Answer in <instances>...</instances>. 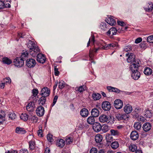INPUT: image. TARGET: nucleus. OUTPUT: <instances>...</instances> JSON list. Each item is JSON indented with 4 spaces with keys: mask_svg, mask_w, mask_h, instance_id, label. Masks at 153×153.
<instances>
[{
    "mask_svg": "<svg viewBox=\"0 0 153 153\" xmlns=\"http://www.w3.org/2000/svg\"><path fill=\"white\" fill-rule=\"evenodd\" d=\"M15 132L16 133L22 134H25L26 131L24 128L17 127L16 129Z\"/></svg>",
    "mask_w": 153,
    "mask_h": 153,
    "instance_id": "nucleus-22",
    "label": "nucleus"
},
{
    "mask_svg": "<svg viewBox=\"0 0 153 153\" xmlns=\"http://www.w3.org/2000/svg\"><path fill=\"white\" fill-rule=\"evenodd\" d=\"M106 139L107 142L111 143L113 141V137L111 134H107L106 135Z\"/></svg>",
    "mask_w": 153,
    "mask_h": 153,
    "instance_id": "nucleus-36",
    "label": "nucleus"
},
{
    "mask_svg": "<svg viewBox=\"0 0 153 153\" xmlns=\"http://www.w3.org/2000/svg\"><path fill=\"white\" fill-rule=\"evenodd\" d=\"M73 139L72 137L70 136H67L65 139L66 144L69 145L71 143L73 142Z\"/></svg>",
    "mask_w": 153,
    "mask_h": 153,
    "instance_id": "nucleus-33",
    "label": "nucleus"
},
{
    "mask_svg": "<svg viewBox=\"0 0 153 153\" xmlns=\"http://www.w3.org/2000/svg\"><path fill=\"white\" fill-rule=\"evenodd\" d=\"M14 65L18 67H22L24 65V61L20 57H18L14 61Z\"/></svg>",
    "mask_w": 153,
    "mask_h": 153,
    "instance_id": "nucleus-3",
    "label": "nucleus"
},
{
    "mask_svg": "<svg viewBox=\"0 0 153 153\" xmlns=\"http://www.w3.org/2000/svg\"><path fill=\"white\" fill-rule=\"evenodd\" d=\"M39 50H40L38 47L36 46L33 49H30V53L31 56L35 57L37 55L38 53L39 52Z\"/></svg>",
    "mask_w": 153,
    "mask_h": 153,
    "instance_id": "nucleus-9",
    "label": "nucleus"
},
{
    "mask_svg": "<svg viewBox=\"0 0 153 153\" xmlns=\"http://www.w3.org/2000/svg\"><path fill=\"white\" fill-rule=\"evenodd\" d=\"M16 115L14 113H9V118L11 120H13L15 119L16 117Z\"/></svg>",
    "mask_w": 153,
    "mask_h": 153,
    "instance_id": "nucleus-53",
    "label": "nucleus"
},
{
    "mask_svg": "<svg viewBox=\"0 0 153 153\" xmlns=\"http://www.w3.org/2000/svg\"><path fill=\"white\" fill-rule=\"evenodd\" d=\"M127 28V27L120 26L117 30V32L119 33L125 31Z\"/></svg>",
    "mask_w": 153,
    "mask_h": 153,
    "instance_id": "nucleus-45",
    "label": "nucleus"
},
{
    "mask_svg": "<svg viewBox=\"0 0 153 153\" xmlns=\"http://www.w3.org/2000/svg\"><path fill=\"white\" fill-rule=\"evenodd\" d=\"M134 127L136 129L139 130L140 129L141 127V125L139 123L136 122L134 123Z\"/></svg>",
    "mask_w": 153,
    "mask_h": 153,
    "instance_id": "nucleus-44",
    "label": "nucleus"
},
{
    "mask_svg": "<svg viewBox=\"0 0 153 153\" xmlns=\"http://www.w3.org/2000/svg\"><path fill=\"white\" fill-rule=\"evenodd\" d=\"M58 98V97L57 95H56L54 98L53 100V102L52 103V106H53L55 104H56V102H57V100Z\"/></svg>",
    "mask_w": 153,
    "mask_h": 153,
    "instance_id": "nucleus-57",
    "label": "nucleus"
},
{
    "mask_svg": "<svg viewBox=\"0 0 153 153\" xmlns=\"http://www.w3.org/2000/svg\"><path fill=\"white\" fill-rule=\"evenodd\" d=\"M136 63L131 65L130 68L132 71L131 76L134 80H137L140 77V74L138 71V68L140 66L141 62L138 60L135 62Z\"/></svg>",
    "mask_w": 153,
    "mask_h": 153,
    "instance_id": "nucleus-1",
    "label": "nucleus"
},
{
    "mask_svg": "<svg viewBox=\"0 0 153 153\" xmlns=\"http://www.w3.org/2000/svg\"><path fill=\"white\" fill-rule=\"evenodd\" d=\"M138 133L136 131H132L131 133L130 138L133 140H136L139 138Z\"/></svg>",
    "mask_w": 153,
    "mask_h": 153,
    "instance_id": "nucleus-14",
    "label": "nucleus"
},
{
    "mask_svg": "<svg viewBox=\"0 0 153 153\" xmlns=\"http://www.w3.org/2000/svg\"><path fill=\"white\" fill-rule=\"evenodd\" d=\"M108 25L105 22H101L100 26V28L103 31H105L108 29Z\"/></svg>",
    "mask_w": 153,
    "mask_h": 153,
    "instance_id": "nucleus-25",
    "label": "nucleus"
},
{
    "mask_svg": "<svg viewBox=\"0 0 153 153\" xmlns=\"http://www.w3.org/2000/svg\"><path fill=\"white\" fill-rule=\"evenodd\" d=\"M59 87L60 89L63 88L65 86V82L62 80H61L59 82Z\"/></svg>",
    "mask_w": 153,
    "mask_h": 153,
    "instance_id": "nucleus-48",
    "label": "nucleus"
},
{
    "mask_svg": "<svg viewBox=\"0 0 153 153\" xmlns=\"http://www.w3.org/2000/svg\"><path fill=\"white\" fill-rule=\"evenodd\" d=\"M102 108L105 111H108L110 110L111 105L110 103L107 101L103 102L102 105Z\"/></svg>",
    "mask_w": 153,
    "mask_h": 153,
    "instance_id": "nucleus-7",
    "label": "nucleus"
},
{
    "mask_svg": "<svg viewBox=\"0 0 153 153\" xmlns=\"http://www.w3.org/2000/svg\"><path fill=\"white\" fill-rule=\"evenodd\" d=\"M10 2L9 1H7L4 3V2L3 8H10Z\"/></svg>",
    "mask_w": 153,
    "mask_h": 153,
    "instance_id": "nucleus-46",
    "label": "nucleus"
},
{
    "mask_svg": "<svg viewBox=\"0 0 153 153\" xmlns=\"http://www.w3.org/2000/svg\"><path fill=\"white\" fill-rule=\"evenodd\" d=\"M4 81L5 83L9 84H10L11 82V80L9 77H6L4 79Z\"/></svg>",
    "mask_w": 153,
    "mask_h": 153,
    "instance_id": "nucleus-59",
    "label": "nucleus"
},
{
    "mask_svg": "<svg viewBox=\"0 0 153 153\" xmlns=\"http://www.w3.org/2000/svg\"><path fill=\"white\" fill-rule=\"evenodd\" d=\"M27 46L29 48V50L32 48L33 49V48L37 46L34 41H31L30 40H29L27 43Z\"/></svg>",
    "mask_w": 153,
    "mask_h": 153,
    "instance_id": "nucleus-26",
    "label": "nucleus"
},
{
    "mask_svg": "<svg viewBox=\"0 0 153 153\" xmlns=\"http://www.w3.org/2000/svg\"><path fill=\"white\" fill-rule=\"evenodd\" d=\"M152 113L149 110L146 111L145 113V115L146 117L150 118L152 116Z\"/></svg>",
    "mask_w": 153,
    "mask_h": 153,
    "instance_id": "nucleus-47",
    "label": "nucleus"
},
{
    "mask_svg": "<svg viewBox=\"0 0 153 153\" xmlns=\"http://www.w3.org/2000/svg\"><path fill=\"white\" fill-rule=\"evenodd\" d=\"M97 150L95 148H92L90 150V153H97Z\"/></svg>",
    "mask_w": 153,
    "mask_h": 153,
    "instance_id": "nucleus-56",
    "label": "nucleus"
},
{
    "mask_svg": "<svg viewBox=\"0 0 153 153\" xmlns=\"http://www.w3.org/2000/svg\"><path fill=\"white\" fill-rule=\"evenodd\" d=\"M94 50L90 49L89 51V56L90 59L89 60L91 63H94V64L95 63V62L92 61L93 60V58L94 56Z\"/></svg>",
    "mask_w": 153,
    "mask_h": 153,
    "instance_id": "nucleus-29",
    "label": "nucleus"
},
{
    "mask_svg": "<svg viewBox=\"0 0 153 153\" xmlns=\"http://www.w3.org/2000/svg\"><path fill=\"white\" fill-rule=\"evenodd\" d=\"M113 17L111 16H110L107 20H106V22L108 23L107 24H109L111 26H113L116 24L115 20L113 18Z\"/></svg>",
    "mask_w": 153,
    "mask_h": 153,
    "instance_id": "nucleus-20",
    "label": "nucleus"
},
{
    "mask_svg": "<svg viewBox=\"0 0 153 153\" xmlns=\"http://www.w3.org/2000/svg\"><path fill=\"white\" fill-rule=\"evenodd\" d=\"M21 119L24 121L27 120L29 119L28 116L25 113L22 114L20 116Z\"/></svg>",
    "mask_w": 153,
    "mask_h": 153,
    "instance_id": "nucleus-37",
    "label": "nucleus"
},
{
    "mask_svg": "<svg viewBox=\"0 0 153 153\" xmlns=\"http://www.w3.org/2000/svg\"><path fill=\"white\" fill-rule=\"evenodd\" d=\"M101 127L100 124L97 122L95 123L93 125V129L96 132H98L101 130Z\"/></svg>",
    "mask_w": 153,
    "mask_h": 153,
    "instance_id": "nucleus-16",
    "label": "nucleus"
},
{
    "mask_svg": "<svg viewBox=\"0 0 153 153\" xmlns=\"http://www.w3.org/2000/svg\"><path fill=\"white\" fill-rule=\"evenodd\" d=\"M132 49L130 45H128L125 46L124 49V50L126 52L129 51Z\"/></svg>",
    "mask_w": 153,
    "mask_h": 153,
    "instance_id": "nucleus-52",
    "label": "nucleus"
},
{
    "mask_svg": "<svg viewBox=\"0 0 153 153\" xmlns=\"http://www.w3.org/2000/svg\"><path fill=\"white\" fill-rule=\"evenodd\" d=\"M89 112L88 110L86 108H83L80 111L81 115L83 117H85L88 115Z\"/></svg>",
    "mask_w": 153,
    "mask_h": 153,
    "instance_id": "nucleus-19",
    "label": "nucleus"
},
{
    "mask_svg": "<svg viewBox=\"0 0 153 153\" xmlns=\"http://www.w3.org/2000/svg\"><path fill=\"white\" fill-rule=\"evenodd\" d=\"M117 44L114 43H110L108 44H106L101 47V49L103 50H108L109 49H112L116 47Z\"/></svg>",
    "mask_w": 153,
    "mask_h": 153,
    "instance_id": "nucleus-13",
    "label": "nucleus"
},
{
    "mask_svg": "<svg viewBox=\"0 0 153 153\" xmlns=\"http://www.w3.org/2000/svg\"><path fill=\"white\" fill-rule=\"evenodd\" d=\"M35 107L33 102H30L28 103L26 106V109L28 111H32Z\"/></svg>",
    "mask_w": 153,
    "mask_h": 153,
    "instance_id": "nucleus-17",
    "label": "nucleus"
},
{
    "mask_svg": "<svg viewBox=\"0 0 153 153\" xmlns=\"http://www.w3.org/2000/svg\"><path fill=\"white\" fill-rule=\"evenodd\" d=\"M110 131L111 135L118 136L120 135L119 132L117 130L111 129Z\"/></svg>",
    "mask_w": 153,
    "mask_h": 153,
    "instance_id": "nucleus-34",
    "label": "nucleus"
},
{
    "mask_svg": "<svg viewBox=\"0 0 153 153\" xmlns=\"http://www.w3.org/2000/svg\"><path fill=\"white\" fill-rule=\"evenodd\" d=\"M95 140L97 143H101L102 139V136L100 134L96 135L95 137Z\"/></svg>",
    "mask_w": 153,
    "mask_h": 153,
    "instance_id": "nucleus-31",
    "label": "nucleus"
},
{
    "mask_svg": "<svg viewBox=\"0 0 153 153\" xmlns=\"http://www.w3.org/2000/svg\"><path fill=\"white\" fill-rule=\"evenodd\" d=\"M2 62L5 64L10 65L12 62V61L7 57H4L2 59Z\"/></svg>",
    "mask_w": 153,
    "mask_h": 153,
    "instance_id": "nucleus-32",
    "label": "nucleus"
},
{
    "mask_svg": "<svg viewBox=\"0 0 153 153\" xmlns=\"http://www.w3.org/2000/svg\"><path fill=\"white\" fill-rule=\"evenodd\" d=\"M84 86H81L79 87H76V90L80 92H82L84 90Z\"/></svg>",
    "mask_w": 153,
    "mask_h": 153,
    "instance_id": "nucleus-54",
    "label": "nucleus"
},
{
    "mask_svg": "<svg viewBox=\"0 0 153 153\" xmlns=\"http://www.w3.org/2000/svg\"><path fill=\"white\" fill-rule=\"evenodd\" d=\"M58 68H57L56 67L54 68V74L56 76H58L59 73V71H58Z\"/></svg>",
    "mask_w": 153,
    "mask_h": 153,
    "instance_id": "nucleus-60",
    "label": "nucleus"
},
{
    "mask_svg": "<svg viewBox=\"0 0 153 153\" xmlns=\"http://www.w3.org/2000/svg\"><path fill=\"white\" fill-rule=\"evenodd\" d=\"M107 89L109 91L114 92L117 93H119L121 91L117 88L110 86H107Z\"/></svg>",
    "mask_w": 153,
    "mask_h": 153,
    "instance_id": "nucleus-27",
    "label": "nucleus"
},
{
    "mask_svg": "<svg viewBox=\"0 0 153 153\" xmlns=\"http://www.w3.org/2000/svg\"><path fill=\"white\" fill-rule=\"evenodd\" d=\"M91 115L94 117H97L99 115L100 111L96 108H93L91 112Z\"/></svg>",
    "mask_w": 153,
    "mask_h": 153,
    "instance_id": "nucleus-21",
    "label": "nucleus"
},
{
    "mask_svg": "<svg viewBox=\"0 0 153 153\" xmlns=\"http://www.w3.org/2000/svg\"><path fill=\"white\" fill-rule=\"evenodd\" d=\"M65 144V141L62 139H59L57 140L56 145L60 148H62Z\"/></svg>",
    "mask_w": 153,
    "mask_h": 153,
    "instance_id": "nucleus-23",
    "label": "nucleus"
},
{
    "mask_svg": "<svg viewBox=\"0 0 153 153\" xmlns=\"http://www.w3.org/2000/svg\"><path fill=\"white\" fill-rule=\"evenodd\" d=\"M38 89H34L32 90V93L33 96L36 97L38 94Z\"/></svg>",
    "mask_w": 153,
    "mask_h": 153,
    "instance_id": "nucleus-55",
    "label": "nucleus"
},
{
    "mask_svg": "<svg viewBox=\"0 0 153 153\" xmlns=\"http://www.w3.org/2000/svg\"><path fill=\"white\" fill-rule=\"evenodd\" d=\"M5 120V117L2 115L0 116V124L2 123Z\"/></svg>",
    "mask_w": 153,
    "mask_h": 153,
    "instance_id": "nucleus-63",
    "label": "nucleus"
},
{
    "mask_svg": "<svg viewBox=\"0 0 153 153\" xmlns=\"http://www.w3.org/2000/svg\"><path fill=\"white\" fill-rule=\"evenodd\" d=\"M143 72L145 75L149 76L152 74V70L149 67H146L144 69Z\"/></svg>",
    "mask_w": 153,
    "mask_h": 153,
    "instance_id": "nucleus-30",
    "label": "nucleus"
},
{
    "mask_svg": "<svg viewBox=\"0 0 153 153\" xmlns=\"http://www.w3.org/2000/svg\"><path fill=\"white\" fill-rule=\"evenodd\" d=\"M25 34L24 33L21 32L18 33V36L19 38H23L24 37Z\"/></svg>",
    "mask_w": 153,
    "mask_h": 153,
    "instance_id": "nucleus-58",
    "label": "nucleus"
},
{
    "mask_svg": "<svg viewBox=\"0 0 153 153\" xmlns=\"http://www.w3.org/2000/svg\"><path fill=\"white\" fill-rule=\"evenodd\" d=\"M95 121L94 117L92 115L88 117L87 120L88 123L91 125H93L95 123Z\"/></svg>",
    "mask_w": 153,
    "mask_h": 153,
    "instance_id": "nucleus-28",
    "label": "nucleus"
},
{
    "mask_svg": "<svg viewBox=\"0 0 153 153\" xmlns=\"http://www.w3.org/2000/svg\"><path fill=\"white\" fill-rule=\"evenodd\" d=\"M117 23L118 25H120V26H124L125 24L122 21H118Z\"/></svg>",
    "mask_w": 153,
    "mask_h": 153,
    "instance_id": "nucleus-62",
    "label": "nucleus"
},
{
    "mask_svg": "<svg viewBox=\"0 0 153 153\" xmlns=\"http://www.w3.org/2000/svg\"><path fill=\"white\" fill-rule=\"evenodd\" d=\"M46 97L43 96L41 97L39 100V103L42 105H44L46 100Z\"/></svg>",
    "mask_w": 153,
    "mask_h": 153,
    "instance_id": "nucleus-40",
    "label": "nucleus"
},
{
    "mask_svg": "<svg viewBox=\"0 0 153 153\" xmlns=\"http://www.w3.org/2000/svg\"><path fill=\"white\" fill-rule=\"evenodd\" d=\"M124 111L126 114H129L131 113L132 110V106L129 104L126 105L123 108Z\"/></svg>",
    "mask_w": 153,
    "mask_h": 153,
    "instance_id": "nucleus-18",
    "label": "nucleus"
},
{
    "mask_svg": "<svg viewBox=\"0 0 153 153\" xmlns=\"http://www.w3.org/2000/svg\"><path fill=\"white\" fill-rule=\"evenodd\" d=\"M28 55V53L27 51H26L22 54L20 57L24 61L27 58Z\"/></svg>",
    "mask_w": 153,
    "mask_h": 153,
    "instance_id": "nucleus-38",
    "label": "nucleus"
},
{
    "mask_svg": "<svg viewBox=\"0 0 153 153\" xmlns=\"http://www.w3.org/2000/svg\"><path fill=\"white\" fill-rule=\"evenodd\" d=\"M36 60L39 62L43 64L45 62L46 59L44 54L39 53L37 56Z\"/></svg>",
    "mask_w": 153,
    "mask_h": 153,
    "instance_id": "nucleus-10",
    "label": "nucleus"
},
{
    "mask_svg": "<svg viewBox=\"0 0 153 153\" xmlns=\"http://www.w3.org/2000/svg\"><path fill=\"white\" fill-rule=\"evenodd\" d=\"M152 127V125L151 123L146 122L143 125L142 128L144 131L145 132H147L151 130Z\"/></svg>",
    "mask_w": 153,
    "mask_h": 153,
    "instance_id": "nucleus-11",
    "label": "nucleus"
},
{
    "mask_svg": "<svg viewBox=\"0 0 153 153\" xmlns=\"http://www.w3.org/2000/svg\"><path fill=\"white\" fill-rule=\"evenodd\" d=\"M44 108L40 106L38 107L36 110V112L37 115L39 117L42 116L44 114Z\"/></svg>",
    "mask_w": 153,
    "mask_h": 153,
    "instance_id": "nucleus-12",
    "label": "nucleus"
},
{
    "mask_svg": "<svg viewBox=\"0 0 153 153\" xmlns=\"http://www.w3.org/2000/svg\"><path fill=\"white\" fill-rule=\"evenodd\" d=\"M115 116L116 119L119 121H120L123 120H126L128 118L127 115L126 114H115Z\"/></svg>",
    "mask_w": 153,
    "mask_h": 153,
    "instance_id": "nucleus-15",
    "label": "nucleus"
},
{
    "mask_svg": "<svg viewBox=\"0 0 153 153\" xmlns=\"http://www.w3.org/2000/svg\"><path fill=\"white\" fill-rule=\"evenodd\" d=\"M138 60H140L138 59H135V56L134 54L130 53L127 60L128 62L130 63L131 64H134L135 63V62Z\"/></svg>",
    "mask_w": 153,
    "mask_h": 153,
    "instance_id": "nucleus-5",
    "label": "nucleus"
},
{
    "mask_svg": "<svg viewBox=\"0 0 153 153\" xmlns=\"http://www.w3.org/2000/svg\"><path fill=\"white\" fill-rule=\"evenodd\" d=\"M50 93V89L47 87L43 88L40 92V95L42 96L47 97L49 96Z\"/></svg>",
    "mask_w": 153,
    "mask_h": 153,
    "instance_id": "nucleus-4",
    "label": "nucleus"
},
{
    "mask_svg": "<svg viewBox=\"0 0 153 153\" xmlns=\"http://www.w3.org/2000/svg\"><path fill=\"white\" fill-rule=\"evenodd\" d=\"M114 106L117 109H119L121 108L123 106V101L120 99L115 100L114 102Z\"/></svg>",
    "mask_w": 153,
    "mask_h": 153,
    "instance_id": "nucleus-6",
    "label": "nucleus"
},
{
    "mask_svg": "<svg viewBox=\"0 0 153 153\" xmlns=\"http://www.w3.org/2000/svg\"><path fill=\"white\" fill-rule=\"evenodd\" d=\"M47 139L48 141L50 142H52L53 140V136L50 134H48L47 135Z\"/></svg>",
    "mask_w": 153,
    "mask_h": 153,
    "instance_id": "nucleus-50",
    "label": "nucleus"
},
{
    "mask_svg": "<svg viewBox=\"0 0 153 153\" xmlns=\"http://www.w3.org/2000/svg\"><path fill=\"white\" fill-rule=\"evenodd\" d=\"M111 119L112 117L111 116L105 114L101 115L99 117L100 122L102 123H111Z\"/></svg>",
    "mask_w": 153,
    "mask_h": 153,
    "instance_id": "nucleus-2",
    "label": "nucleus"
},
{
    "mask_svg": "<svg viewBox=\"0 0 153 153\" xmlns=\"http://www.w3.org/2000/svg\"><path fill=\"white\" fill-rule=\"evenodd\" d=\"M36 62L35 60L33 59H28L26 62V65L29 68H33L36 65Z\"/></svg>",
    "mask_w": 153,
    "mask_h": 153,
    "instance_id": "nucleus-8",
    "label": "nucleus"
},
{
    "mask_svg": "<svg viewBox=\"0 0 153 153\" xmlns=\"http://www.w3.org/2000/svg\"><path fill=\"white\" fill-rule=\"evenodd\" d=\"M109 129V127L107 125H104L101 127V130L103 133L107 132L108 131Z\"/></svg>",
    "mask_w": 153,
    "mask_h": 153,
    "instance_id": "nucleus-41",
    "label": "nucleus"
},
{
    "mask_svg": "<svg viewBox=\"0 0 153 153\" xmlns=\"http://www.w3.org/2000/svg\"><path fill=\"white\" fill-rule=\"evenodd\" d=\"M92 97L94 100H99L101 98V95L99 93H93Z\"/></svg>",
    "mask_w": 153,
    "mask_h": 153,
    "instance_id": "nucleus-35",
    "label": "nucleus"
},
{
    "mask_svg": "<svg viewBox=\"0 0 153 153\" xmlns=\"http://www.w3.org/2000/svg\"><path fill=\"white\" fill-rule=\"evenodd\" d=\"M129 150L132 152H134L137 149V146L134 144H131L129 146Z\"/></svg>",
    "mask_w": 153,
    "mask_h": 153,
    "instance_id": "nucleus-39",
    "label": "nucleus"
},
{
    "mask_svg": "<svg viewBox=\"0 0 153 153\" xmlns=\"http://www.w3.org/2000/svg\"><path fill=\"white\" fill-rule=\"evenodd\" d=\"M142 41V39L140 37H139L136 39L135 43L136 44H138L141 42Z\"/></svg>",
    "mask_w": 153,
    "mask_h": 153,
    "instance_id": "nucleus-61",
    "label": "nucleus"
},
{
    "mask_svg": "<svg viewBox=\"0 0 153 153\" xmlns=\"http://www.w3.org/2000/svg\"><path fill=\"white\" fill-rule=\"evenodd\" d=\"M117 32V29L114 27L111 28L107 32V35H110L111 34L112 35H115Z\"/></svg>",
    "mask_w": 153,
    "mask_h": 153,
    "instance_id": "nucleus-24",
    "label": "nucleus"
},
{
    "mask_svg": "<svg viewBox=\"0 0 153 153\" xmlns=\"http://www.w3.org/2000/svg\"><path fill=\"white\" fill-rule=\"evenodd\" d=\"M19 153H29V152L27 149H21Z\"/></svg>",
    "mask_w": 153,
    "mask_h": 153,
    "instance_id": "nucleus-64",
    "label": "nucleus"
},
{
    "mask_svg": "<svg viewBox=\"0 0 153 153\" xmlns=\"http://www.w3.org/2000/svg\"><path fill=\"white\" fill-rule=\"evenodd\" d=\"M35 143L34 141H30L29 142V148L32 150L34 149L35 148Z\"/></svg>",
    "mask_w": 153,
    "mask_h": 153,
    "instance_id": "nucleus-49",
    "label": "nucleus"
},
{
    "mask_svg": "<svg viewBox=\"0 0 153 153\" xmlns=\"http://www.w3.org/2000/svg\"><path fill=\"white\" fill-rule=\"evenodd\" d=\"M147 42L151 43H153V35L149 36L147 39Z\"/></svg>",
    "mask_w": 153,
    "mask_h": 153,
    "instance_id": "nucleus-51",
    "label": "nucleus"
},
{
    "mask_svg": "<svg viewBox=\"0 0 153 153\" xmlns=\"http://www.w3.org/2000/svg\"><path fill=\"white\" fill-rule=\"evenodd\" d=\"M29 120L33 122V123H36L37 121L38 118L35 115L31 116L29 118Z\"/></svg>",
    "mask_w": 153,
    "mask_h": 153,
    "instance_id": "nucleus-42",
    "label": "nucleus"
},
{
    "mask_svg": "<svg viewBox=\"0 0 153 153\" xmlns=\"http://www.w3.org/2000/svg\"><path fill=\"white\" fill-rule=\"evenodd\" d=\"M119 143L117 142H114L112 143L111 146L113 149H116L119 147Z\"/></svg>",
    "mask_w": 153,
    "mask_h": 153,
    "instance_id": "nucleus-43",
    "label": "nucleus"
}]
</instances>
